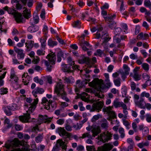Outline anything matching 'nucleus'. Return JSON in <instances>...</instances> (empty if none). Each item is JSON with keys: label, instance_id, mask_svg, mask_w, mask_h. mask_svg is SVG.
<instances>
[{"label": "nucleus", "instance_id": "8", "mask_svg": "<svg viewBox=\"0 0 151 151\" xmlns=\"http://www.w3.org/2000/svg\"><path fill=\"white\" fill-rule=\"evenodd\" d=\"M140 69L139 67L137 66L133 70V73L131 74L133 78L136 81L139 80L141 79V75L139 74L138 71Z\"/></svg>", "mask_w": 151, "mask_h": 151}, {"label": "nucleus", "instance_id": "22", "mask_svg": "<svg viewBox=\"0 0 151 151\" xmlns=\"http://www.w3.org/2000/svg\"><path fill=\"white\" fill-rule=\"evenodd\" d=\"M100 128L99 127H96L93 128L91 130V132L93 133L92 136L94 137L98 134L100 132Z\"/></svg>", "mask_w": 151, "mask_h": 151}, {"label": "nucleus", "instance_id": "35", "mask_svg": "<svg viewBox=\"0 0 151 151\" xmlns=\"http://www.w3.org/2000/svg\"><path fill=\"white\" fill-rule=\"evenodd\" d=\"M57 44V42L52 41L51 39H50L48 42V45L50 47H53Z\"/></svg>", "mask_w": 151, "mask_h": 151}, {"label": "nucleus", "instance_id": "60", "mask_svg": "<svg viewBox=\"0 0 151 151\" xmlns=\"http://www.w3.org/2000/svg\"><path fill=\"white\" fill-rule=\"evenodd\" d=\"M45 51H44L42 50L41 49H39L37 50V54L39 56L44 55L45 54Z\"/></svg>", "mask_w": 151, "mask_h": 151}, {"label": "nucleus", "instance_id": "59", "mask_svg": "<svg viewBox=\"0 0 151 151\" xmlns=\"http://www.w3.org/2000/svg\"><path fill=\"white\" fill-rule=\"evenodd\" d=\"M37 93L42 94L44 92V90L41 88H37L35 89Z\"/></svg>", "mask_w": 151, "mask_h": 151}, {"label": "nucleus", "instance_id": "34", "mask_svg": "<svg viewBox=\"0 0 151 151\" xmlns=\"http://www.w3.org/2000/svg\"><path fill=\"white\" fill-rule=\"evenodd\" d=\"M47 38V36L46 35H45L44 37H42L41 38L40 41L41 43L42 47V48H44L46 46L45 42Z\"/></svg>", "mask_w": 151, "mask_h": 151}, {"label": "nucleus", "instance_id": "13", "mask_svg": "<svg viewBox=\"0 0 151 151\" xmlns=\"http://www.w3.org/2000/svg\"><path fill=\"white\" fill-rule=\"evenodd\" d=\"M135 103L137 106L141 109H145V102L144 101L143 99L141 98L139 100H136L135 101Z\"/></svg>", "mask_w": 151, "mask_h": 151}, {"label": "nucleus", "instance_id": "29", "mask_svg": "<svg viewBox=\"0 0 151 151\" xmlns=\"http://www.w3.org/2000/svg\"><path fill=\"white\" fill-rule=\"evenodd\" d=\"M10 78V80L12 82L14 81L15 83L17 82L18 80V78L16 76L14 71L11 72Z\"/></svg>", "mask_w": 151, "mask_h": 151}, {"label": "nucleus", "instance_id": "53", "mask_svg": "<svg viewBox=\"0 0 151 151\" xmlns=\"http://www.w3.org/2000/svg\"><path fill=\"white\" fill-rule=\"evenodd\" d=\"M75 61L73 60L71 57H69L68 58V63L70 66H72L74 64Z\"/></svg>", "mask_w": 151, "mask_h": 151}, {"label": "nucleus", "instance_id": "25", "mask_svg": "<svg viewBox=\"0 0 151 151\" xmlns=\"http://www.w3.org/2000/svg\"><path fill=\"white\" fill-rule=\"evenodd\" d=\"M102 29V27L101 26L99 27L97 32L95 34L96 38L99 39L100 38H102L103 35H105V34H102V32H101Z\"/></svg>", "mask_w": 151, "mask_h": 151}, {"label": "nucleus", "instance_id": "2", "mask_svg": "<svg viewBox=\"0 0 151 151\" xmlns=\"http://www.w3.org/2000/svg\"><path fill=\"white\" fill-rule=\"evenodd\" d=\"M38 102V99L36 98L34 99L33 102L30 105V106L29 107L28 111H27V113L24 114L23 116L19 117L20 120L24 122H29V120L30 119L29 114L35 110L36 107V105Z\"/></svg>", "mask_w": 151, "mask_h": 151}, {"label": "nucleus", "instance_id": "51", "mask_svg": "<svg viewBox=\"0 0 151 151\" xmlns=\"http://www.w3.org/2000/svg\"><path fill=\"white\" fill-rule=\"evenodd\" d=\"M86 137L92 139V136L89 133H85L83 134L81 138L83 139Z\"/></svg>", "mask_w": 151, "mask_h": 151}, {"label": "nucleus", "instance_id": "36", "mask_svg": "<svg viewBox=\"0 0 151 151\" xmlns=\"http://www.w3.org/2000/svg\"><path fill=\"white\" fill-rule=\"evenodd\" d=\"M119 132L120 134V136L122 138H123L125 136L124 129L122 127H120L119 129Z\"/></svg>", "mask_w": 151, "mask_h": 151}, {"label": "nucleus", "instance_id": "1", "mask_svg": "<svg viewBox=\"0 0 151 151\" xmlns=\"http://www.w3.org/2000/svg\"><path fill=\"white\" fill-rule=\"evenodd\" d=\"M89 85L98 91V92L95 93L96 97L101 98H103L104 95L102 93L106 86L102 80L96 79L89 83Z\"/></svg>", "mask_w": 151, "mask_h": 151}, {"label": "nucleus", "instance_id": "18", "mask_svg": "<svg viewBox=\"0 0 151 151\" xmlns=\"http://www.w3.org/2000/svg\"><path fill=\"white\" fill-rule=\"evenodd\" d=\"M65 83L68 84H72L75 81L74 78L72 76L69 77H64L63 78Z\"/></svg>", "mask_w": 151, "mask_h": 151}, {"label": "nucleus", "instance_id": "40", "mask_svg": "<svg viewBox=\"0 0 151 151\" xmlns=\"http://www.w3.org/2000/svg\"><path fill=\"white\" fill-rule=\"evenodd\" d=\"M42 103L44 106L45 108V106H47V105H48L50 104V100L48 101L46 98L44 97L42 99Z\"/></svg>", "mask_w": 151, "mask_h": 151}, {"label": "nucleus", "instance_id": "38", "mask_svg": "<svg viewBox=\"0 0 151 151\" xmlns=\"http://www.w3.org/2000/svg\"><path fill=\"white\" fill-rule=\"evenodd\" d=\"M122 108L123 109V113L124 114V118H126L127 117V115L128 113V111L127 110V106L125 104L124 106L122 107Z\"/></svg>", "mask_w": 151, "mask_h": 151}, {"label": "nucleus", "instance_id": "62", "mask_svg": "<svg viewBox=\"0 0 151 151\" xmlns=\"http://www.w3.org/2000/svg\"><path fill=\"white\" fill-rule=\"evenodd\" d=\"M146 120L148 122H151V114H147L146 115Z\"/></svg>", "mask_w": 151, "mask_h": 151}, {"label": "nucleus", "instance_id": "3", "mask_svg": "<svg viewBox=\"0 0 151 151\" xmlns=\"http://www.w3.org/2000/svg\"><path fill=\"white\" fill-rule=\"evenodd\" d=\"M22 145L21 141L19 140L17 138H14L12 140H8L6 143L4 147L7 149L11 148H13L15 147H18Z\"/></svg>", "mask_w": 151, "mask_h": 151}, {"label": "nucleus", "instance_id": "64", "mask_svg": "<svg viewBox=\"0 0 151 151\" xmlns=\"http://www.w3.org/2000/svg\"><path fill=\"white\" fill-rule=\"evenodd\" d=\"M109 26L111 29H114L116 26V23L114 22H111L109 24Z\"/></svg>", "mask_w": 151, "mask_h": 151}, {"label": "nucleus", "instance_id": "45", "mask_svg": "<svg viewBox=\"0 0 151 151\" xmlns=\"http://www.w3.org/2000/svg\"><path fill=\"white\" fill-rule=\"evenodd\" d=\"M43 138L42 135L39 134L35 137V141L37 143L41 142Z\"/></svg>", "mask_w": 151, "mask_h": 151}, {"label": "nucleus", "instance_id": "27", "mask_svg": "<svg viewBox=\"0 0 151 151\" xmlns=\"http://www.w3.org/2000/svg\"><path fill=\"white\" fill-rule=\"evenodd\" d=\"M39 29V27L36 25L29 26L28 28V31L30 32H35Z\"/></svg>", "mask_w": 151, "mask_h": 151}, {"label": "nucleus", "instance_id": "55", "mask_svg": "<svg viewBox=\"0 0 151 151\" xmlns=\"http://www.w3.org/2000/svg\"><path fill=\"white\" fill-rule=\"evenodd\" d=\"M58 56H60L63 58H65L66 57V54L61 51H59L58 52Z\"/></svg>", "mask_w": 151, "mask_h": 151}, {"label": "nucleus", "instance_id": "57", "mask_svg": "<svg viewBox=\"0 0 151 151\" xmlns=\"http://www.w3.org/2000/svg\"><path fill=\"white\" fill-rule=\"evenodd\" d=\"M83 86V83L81 81L78 80L76 82V87L78 88H82Z\"/></svg>", "mask_w": 151, "mask_h": 151}, {"label": "nucleus", "instance_id": "31", "mask_svg": "<svg viewBox=\"0 0 151 151\" xmlns=\"http://www.w3.org/2000/svg\"><path fill=\"white\" fill-rule=\"evenodd\" d=\"M142 77L146 81V83L150 82V85H151V80H150V76L146 73H144L142 74Z\"/></svg>", "mask_w": 151, "mask_h": 151}, {"label": "nucleus", "instance_id": "26", "mask_svg": "<svg viewBox=\"0 0 151 151\" xmlns=\"http://www.w3.org/2000/svg\"><path fill=\"white\" fill-rule=\"evenodd\" d=\"M34 42L32 40L29 41L28 43L27 42L25 43V47L27 48V50L29 51L33 47Z\"/></svg>", "mask_w": 151, "mask_h": 151}, {"label": "nucleus", "instance_id": "11", "mask_svg": "<svg viewBox=\"0 0 151 151\" xmlns=\"http://www.w3.org/2000/svg\"><path fill=\"white\" fill-rule=\"evenodd\" d=\"M104 104V102L103 101H100L97 102L94 104L93 108L95 110H96L98 112L101 110Z\"/></svg>", "mask_w": 151, "mask_h": 151}, {"label": "nucleus", "instance_id": "30", "mask_svg": "<svg viewBox=\"0 0 151 151\" xmlns=\"http://www.w3.org/2000/svg\"><path fill=\"white\" fill-rule=\"evenodd\" d=\"M150 94L149 93H147L145 91L142 92L140 94V96L142 97H145L148 98L149 101L151 102V97H150Z\"/></svg>", "mask_w": 151, "mask_h": 151}, {"label": "nucleus", "instance_id": "4", "mask_svg": "<svg viewBox=\"0 0 151 151\" xmlns=\"http://www.w3.org/2000/svg\"><path fill=\"white\" fill-rule=\"evenodd\" d=\"M112 134L108 132H104L100 134L98 137V139L103 143L108 142L111 139Z\"/></svg>", "mask_w": 151, "mask_h": 151}, {"label": "nucleus", "instance_id": "41", "mask_svg": "<svg viewBox=\"0 0 151 151\" xmlns=\"http://www.w3.org/2000/svg\"><path fill=\"white\" fill-rule=\"evenodd\" d=\"M123 68L125 74L128 75L129 74V71L130 70V68L128 65L126 64H124L123 66Z\"/></svg>", "mask_w": 151, "mask_h": 151}, {"label": "nucleus", "instance_id": "19", "mask_svg": "<svg viewBox=\"0 0 151 151\" xmlns=\"http://www.w3.org/2000/svg\"><path fill=\"white\" fill-rule=\"evenodd\" d=\"M14 17L16 22L18 23H21L23 22L24 18L21 13H17L14 15Z\"/></svg>", "mask_w": 151, "mask_h": 151}, {"label": "nucleus", "instance_id": "7", "mask_svg": "<svg viewBox=\"0 0 151 151\" xmlns=\"http://www.w3.org/2000/svg\"><path fill=\"white\" fill-rule=\"evenodd\" d=\"M79 44L81 47L82 49L84 51H86L90 49L91 46L89 43L84 40L79 39Z\"/></svg>", "mask_w": 151, "mask_h": 151}, {"label": "nucleus", "instance_id": "49", "mask_svg": "<svg viewBox=\"0 0 151 151\" xmlns=\"http://www.w3.org/2000/svg\"><path fill=\"white\" fill-rule=\"evenodd\" d=\"M81 23L80 21L78 20L74 22L73 24V27L80 28V25Z\"/></svg>", "mask_w": 151, "mask_h": 151}, {"label": "nucleus", "instance_id": "33", "mask_svg": "<svg viewBox=\"0 0 151 151\" xmlns=\"http://www.w3.org/2000/svg\"><path fill=\"white\" fill-rule=\"evenodd\" d=\"M10 109L12 110H17L20 109V107L18 106L17 104H12L10 106H9Z\"/></svg>", "mask_w": 151, "mask_h": 151}, {"label": "nucleus", "instance_id": "9", "mask_svg": "<svg viewBox=\"0 0 151 151\" xmlns=\"http://www.w3.org/2000/svg\"><path fill=\"white\" fill-rule=\"evenodd\" d=\"M64 91V85L61 82L58 83L55 89V92L58 94H60V93Z\"/></svg>", "mask_w": 151, "mask_h": 151}, {"label": "nucleus", "instance_id": "10", "mask_svg": "<svg viewBox=\"0 0 151 151\" xmlns=\"http://www.w3.org/2000/svg\"><path fill=\"white\" fill-rule=\"evenodd\" d=\"M14 51L17 53V56L18 59H23L24 56V53L23 52V50L18 48L16 46H14Z\"/></svg>", "mask_w": 151, "mask_h": 151}, {"label": "nucleus", "instance_id": "15", "mask_svg": "<svg viewBox=\"0 0 151 151\" xmlns=\"http://www.w3.org/2000/svg\"><path fill=\"white\" fill-rule=\"evenodd\" d=\"M52 119V118H48L47 116L46 115H45L44 116H42L40 117L37 121H39L41 122H49L51 121ZM34 119L36 121H37L36 119Z\"/></svg>", "mask_w": 151, "mask_h": 151}, {"label": "nucleus", "instance_id": "12", "mask_svg": "<svg viewBox=\"0 0 151 151\" xmlns=\"http://www.w3.org/2000/svg\"><path fill=\"white\" fill-rule=\"evenodd\" d=\"M56 107V104L55 102L52 101L50 100V104L47 106H45V109L49 110L50 111H52L55 109Z\"/></svg>", "mask_w": 151, "mask_h": 151}, {"label": "nucleus", "instance_id": "43", "mask_svg": "<svg viewBox=\"0 0 151 151\" xmlns=\"http://www.w3.org/2000/svg\"><path fill=\"white\" fill-rule=\"evenodd\" d=\"M120 81L121 79L120 78L114 79V82L115 85L117 86H119L121 85Z\"/></svg>", "mask_w": 151, "mask_h": 151}, {"label": "nucleus", "instance_id": "58", "mask_svg": "<svg viewBox=\"0 0 151 151\" xmlns=\"http://www.w3.org/2000/svg\"><path fill=\"white\" fill-rule=\"evenodd\" d=\"M111 118H114L116 116L115 112L113 111H111L108 113Z\"/></svg>", "mask_w": 151, "mask_h": 151}, {"label": "nucleus", "instance_id": "5", "mask_svg": "<svg viewBox=\"0 0 151 151\" xmlns=\"http://www.w3.org/2000/svg\"><path fill=\"white\" fill-rule=\"evenodd\" d=\"M56 132L61 136L66 137V138L69 137L71 136V133L66 132L63 127H60L56 129Z\"/></svg>", "mask_w": 151, "mask_h": 151}, {"label": "nucleus", "instance_id": "16", "mask_svg": "<svg viewBox=\"0 0 151 151\" xmlns=\"http://www.w3.org/2000/svg\"><path fill=\"white\" fill-rule=\"evenodd\" d=\"M46 58L48 59L49 62L51 63V64L53 63L55 61L56 58L55 55L53 52H51L47 56Z\"/></svg>", "mask_w": 151, "mask_h": 151}, {"label": "nucleus", "instance_id": "20", "mask_svg": "<svg viewBox=\"0 0 151 151\" xmlns=\"http://www.w3.org/2000/svg\"><path fill=\"white\" fill-rule=\"evenodd\" d=\"M125 104L123 102L119 101L118 99H116L113 102V105L116 108L118 107H122Z\"/></svg>", "mask_w": 151, "mask_h": 151}, {"label": "nucleus", "instance_id": "44", "mask_svg": "<svg viewBox=\"0 0 151 151\" xmlns=\"http://www.w3.org/2000/svg\"><path fill=\"white\" fill-rule=\"evenodd\" d=\"M88 61V59L87 58L83 57L82 59L79 60V63L81 64H83Z\"/></svg>", "mask_w": 151, "mask_h": 151}, {"label": "nucleus", "instance_id": "17", "mask_svg": "<svg viewBox=\"0 0 151 151\" xmlns=\"http://www.w3.org/2000/svg\"><path fill=\"white\" fill-rule=\"evenodd\" d=\"M22 82L25 85H27L30 79L27 73H24L22 76Z\"/></svg>", "mask_w": 151, "mask_h": 151}, {"label": "nucleus", "instance_id": "21", "mask_svg": "<svg viewBox=\"0 0 151 151\" xmlns=\"http://www.w3.org/2000/svg\"><path fill=\"white\" fill-rule=\"evenodd\" d=\"M62 70L64 72L68 73L71 72L72 71L71 70V67L69 66L67 64H63L61 65Z\"/></svg>", "mask_w": 151, "mask_h": 151}, {"label": "nucleus", "instance_id": "24", "mask_svg": "<svg viewBox=\"0 0 151 151\" xmlns=\"http://www.w3.org/2000/svg\"><path fill=\"white\" fill-rule=\"evenodd\" d=\"M42 63H44L45 65L46 66L47 68V71L48 72H50L51 71L52 66L50 65L51 63H50L49 62L46 61L45 60H43L42 61Z\"/></svg>", "mask_w": 151, "mask_h": 151}, {"label": "nucleus", "instance_id": "23", "mask_svg": "<svg viewBox=\"0 0 151 151\" xmlns=\"http://www.w3.org/2000/svg\"><path fill=\"white\" fill-rule=\"evenodd\" d=\"M24 9H25L23 12V16L25 18L28 19L31 17V12L29 10L27 9L25 7Z\"/></svg>", "mask_w": 151, "mask_h": 151}, {"label": "nucleus", "instance_id": "52", "mask_svg": "<svg viewBox=\"0 0 151 151\" xmlns=\"http://www.w3.org/2000/svg\"><path fill=\"white\" fill-rule=\"evenodd\" d=\"M25 40L24 39H22L21 40V42H19L17 44V46L19 47H21L23 46L24 43H25Z\"/></svg>", "mask_w": 151, "mask_h": 151}, {"label": "nucleus", "instance_id": "37", "mask_svg": "<svg viewBox=\"0 0 151 151\" xmlns=\"http://www.w3.org/2000/svg\"><path fill=\"white\" fill-rule=\"evenodd\" d=\"M127 92V87L125 86H122V96L123 97H124L126 96Z\"/></svg>", "mask_w": 151, "mask_h": 151}, {"label": "nucleus", "instance_id": "63", "mask_svg": "<svg viewBox=\"0 0 151 151\" xmlns=\"http://www.w3.org/2000/svg\"><path fill=\"white\" fill-rule=\"evenodd\" d=\"M104 122L101 124V126L103 128H106L108 127V122L106 119H104Z\"/></svg>", "mask_w": 151, "mask_h": 151}, {"label": "nucleus", "instance_id": "50", "mask_svg": "<svg viewBox=\"0 0 151 151\" xmlns=\"http://www.w3.org/2000/svg\"><path fill=\"white\" fill-rule=\"evenodd\" d=\"M101 116L99 114L94 115L91 121L92 122H94L96 120L99 119V118H101Z\"/></svg>", "mask_w": 151, "mask_h": 151}, {"label": "nucleus", "instance_id": "14", "mask_svg": "<svg viewBox=\"0 0 151 151\" xmlns=\"http://www.w3.org/2000/svg\"><path fill=\"white\" fill-rule=\"evenodd\" d=\"M56 144L62 149L66 150L67 148L66 143L61 139H58L57 141Z\"/></svg>", "mask_w": 151, "mask_h": 151}, {"label": "nucleus", "instance_id": "28", "mask_svg": "<svg viewBox=\"0 0 151 151\" xmlns=\"http://www.w3.org/2000/svg\"><path fill=\"white\" fill-rule=\"evenodd\" d=\"M57 95L59 96H61V98L66 101L68 102L69 101V99L67 97L66 94L64 91L60 93V94H58Z\"/></svg>", "mask_w": 151, "mask_h": 151}, {"label": "nucleus", "instance_id": "61", "mask_svg": "<svg viewBox=\"0 0 151 151\" xmlns=\"http://www.w3.org/2000/svg\"><path fill=\"white\" fill-rule=\"evenodd\" d=\"M43 32L44 33V34L45 35H46L48 33V28L47 26L46 25H44Z\"/></svg>", "mask_w": 151, "mask_h": 151}, {"label": "nucleus", "instance_id": "56", "mask_svg": "<svg viewBox=\"0 0 151 151\" xmlns=\"http://www.w3.org/2000/svg\"><path fill=\"white\" fill-rule=\"evenodd\" d=\"M73 138L74 139L76 140V141H78L79 138H81V137H78V136L76 135H73L71 134V133L70 136L69 137H68L67 138H68L69 140H71V138Z\"/></svg>", "mask_w": 151, "mask_h": 151}, {"label": "nucleus", "instance_id": "39", "mask_svg": "<svg viewBox=\"0 0 151 151\" xmlns=\"http://www.w3.org/2000/svg\"><path fill=\"white\" fill-rule=\"evenodd\" d=\"M142 67L143 69L146 72H148L149 69V65L147 63H144L142 64Z\"/></svg>", "mask_w": 151, "mask_h": 151}, {"label": "nucleus", "instance_id": "54", "mask_svg": "<svg viewBox=\"0 0 151 151\" xmlns=\"http://www.w3.org/2000/svg\"><path fill=\"white\" fill-rule=\"evenodd\" d=\"M127 142L129 144H130L129 146H134V142L132 139L129 138L127 139Z\"/></svg>", "mask_w": 151, "mask_h": 151}, {"label": "nucleus", "instance_id": "6", "mask_svg": "<svg viewBox=\"0 0 151 151\" xmlns=\"http://www.w3.org/2000/svg\"><path fill=\"white\" fill-rule=\"evenodd\" d=\"M113 145L108 143L104 144L103 146L98 147L97 151H110L113 147Z\"/></svg>", "mask_w": 151, "mask_h": 151}, {"label": "nucleus", "instance_id": "42", "mask_svg": "<svg viewBox=\"0 0 151 151\" xmlns=\"http://www.w3.org/2000/svg\"><path fill=\"white\" fill-rule=\"evenodd\" d=\"M123 123L124 125L126 126L127 129H129L130 123H129L127 121L124 119H123Z\"/></svg>", "mask_w": 151, "mask_h": 151}, {"label": "nucleus", "instance_id": "48", "mask_svg": "<svg viewBox=\"0 0 151 151\" xmlns=\"http://www.w3.org/2000/svg\"><path fill=\"white\" fill-rule=\"evenodd\" d=\"M86 149L87 151H96V149L94 146H87Z\"/></svg>", "mask_w": 151, "mask_h": 151}, {"label": "nucleus", "instance_id": "46", "mask_svg": "<svg viewBox=\"0 0 151 151\" xmlns=\"http://www.w3.org/2000/svg\"><path fill=\"white\" fill-rule=\"evenodd\" d=\"M121 27L123 30H124V32L125 33H127L126 31L128 29V26L125 23H122L121 24Z\"/></svg>", "mask_w": 151, "mask_h": 151}, {"label": "nucleus", "instance_id": "47", "mask_svg": "<svg viewBox=\"0 0 151 151\" xmlns=\"http://www.w3.org/2000/svg\"><path fill=\"white\" fill-rule=\"evenodd\" d=\"M34 22L33 23L31 22V20H30V23L31 24H35L39 22V18L37 15L35 16L34 17Z\"/></svg>", "mask_w": 151, "mask_h": 151}, {"label": "nucleus", "instance_id": "32", "mask_svg": "<svg viewBox=\"0 0 151 151\" xmlns=\"http://www.w3.org/2000/svg\"><path fill=\"white\" fill-rule=\"evenodd\" d=\"M3 109L7 115L9 116L12 114L9 106H4L3 107Z\"/></svg>", "mask_w": 151, "mask_h": 151}]
</instances>
